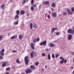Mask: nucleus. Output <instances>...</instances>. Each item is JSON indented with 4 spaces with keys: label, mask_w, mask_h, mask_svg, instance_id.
Returning <instances> with one entry per match:
<instances>
[{
    "label": "nucleus",
    "mask_w": 74,
    "mask_h": 74,
    "mask_svg": "<svg viewBox=\"0 0 74 74\" xmlns=\"http://www.w3.org/2000/svg\"><path fill=\"white\" fill-rule=\"evenodd\" d=\"M30 25L31 29H32L33 27H32V26L34 28H36V27L37 26V25L36 23H33L32 24V23H30Z\"/></svg>",
    "instance_id": "1"
},
{
    "label": "nucleus",
    "mask_w": 74,
    "mask_h": 74,
    "mask_svg": "<svg viewBox=\"0 0 74 74\" xmlns=\"http://www.w3.org/2000/svg\"><path fill=\"white\" fill-rule=\"evenodd\" d=\"M25 64L27 65L28 63H29V57H28V56H27L25 58Z\"/></svg>",
    "instance_id": "2"
},
{
    "label": "nucleus",
    "mask_w": 74,
    "mask_h": 74,
    "mask_svg": "<svg viewBox=\"0 0 74 74\" xmlns=\"http://www.w3.org/2000/svg\"><path fill=\"white\" fill-rule=\"evenodd\" d=\"M67 32L68 33H70L71 34H74V31L73 29H69L67 31Z\"/></svg>",
    "instance_id": "3"
},
{
    "label": "nucleus",
    "mask_w": 74,
    "mask_h": 74,
    "mask_svg": "<svg viewBox=\"0 0 74 74\" xmlns=\"http://www.w3.org/2000/svg\"><path fill=\"white\" fill-rule=\"evenodd\" d=\"M66 11L68 12V15H73V12H71L69 9H67L66 10Z\"/></svg>",
    "instance_id": "4"
},
{
    "label": "nucleus",
    "mask_w": 74,
    "mask_h": 74,
    "mask_svg": "<svg viewBox=\"0 0 74 74\" xmlns=\"http://www.w3.org/2000/svg\"><path fill=\"white\" fill-rule=\"evenodd\" d=\"M36 53L34 52H33L30 54V56L32 59H33L34 58V56H36Z\"/></svg>",
    "instance_id": "5"
},
{
    "label": "nucleus",
    "mask_w": 74,
    "mask_h": 74,
    "mask_svg": "<svg viewBox=\"0 0 74 74\" xmlns=\"http://www.w3.org/2000/svg\"><path fill=\"white\" fill-rule=\"evenodd\" d=\"M25 73H32V71L30 69H28L25 71Z\"/></svg>",
    "instance_id": "6"
},
{
    "label": "nucleus",
    "mask_w": 74,
    "mask_h": 74,
    "mask_svg": "<svg viewBox=\"0 0 74 74\" xmlns=\"http://www.w3.org/2000/svg\"><path fill=\"white\" fill-rule=\"evenodd\" d=\"M47 44V41L45 40L43 42L41 43L40 45L41 46L42 45H46Z\"/></svg>",
    "instance_id": "7"
},
{
    "label": "nucleus",
    "mask_w": 74,
    "mask_h": 74,
    "mask_svg": "<svg viewBox=\"0 0 74 74\" xmlns=\"http://www.w3.org/2000/svg\"><path fill=\"white\" fill-rule=\"evenodd\" d=\"M31 48L33 50H34V44L33 43H31Z\"/></svg>",
    "instance_id": "8"
},
{
    "label": "nucleus",
    "mask_w": 74,
    "mask_h": 74,
    "mask_svg": "<svg viewBox=\"0 0 74 74\" xmlns=\"http://www.w3.org/2000/svg\"><path fill=\"white\" fill-rule=\"evenodd\" d=\"M72 35L70 34H68V39L69 40H70L72 38Z\"/></svg>",
    "instance_id": "9"
},
{
    "label": "nucleus",
    "mask_w": 74,
    "mask_h": 74,
    "mask_svg": "<svg viewBox=\"0 0 74 74\" xmlns=\"http://www.w3.org/2000/svg\"><path fill=\"white\" fill-rule=\"evenodd\" d=\"M49 47H54L55 46V45L52 43H50V44H49Z\"/></svg>",
    "instance_id": "10"
},
{
    "label": "nucleus",
    "mask_w": 74,
    "mask_h": 74,
    "mask_svg": "<svg viewBox=\"0 0 74 74\" xmlns=\"http://www.w3.org/2000/svg\"><path fill=\"white\" fill-rule=\"evenodd\" d=\"M52 16L53 17H56V16H57L56 13V12H55L52 13Z\"/></svg>",
    "instance_id": "11"
},
{
    "label": "nucleus",
    "mask_w": 74,
    "mask_h": 74,
    "mask_svg": "<svg viewBox=\"0 0 74 74\" xmlns=\"http://www.w3.org/2000/svg\"><path fill=\"white\" fill-rule=\"evenodd\" d=\"M51 6L53 8H55V3H53L51 4Z\"/></svg>",
    "instance_id": "12"
},
{
    "label": "nucleus",
    "mask_w": 74,
    "mask_h": 74,
    "mask_svg": "<svg viewBox=\"0 0 74 74\" xmlns=\"http://www.w3.org/2000/svg\"><path fill=\"white\" fill-rule=\"evenodd\" d=\"M22 38H23V36L22 35H20L19 36V38L20 39V40H22Z\"/></svg>",
    "instance_id": "13"
},
{
    "label": "nucleus",
    "mask_w": 74,
    "mask_h": 74,
    "mask_svg": "<svg viewBox=\"0 0 74 74\" xmlns=\"http://www.w3.org/2000/svg\"><path fill=\"white\" fill-rule=\"evenodd\" d=\"M16 38V36H13L12 37L10 38L11 40L12 39H14V38Z\"/></svg>",
    "instance_id": "14"
},
{
    "label": "nucleus",
    "mask_w": 74,
    "mask_h": 74,
    "mask_svg": "<svg viewBox=\"0 0 74 74\" xmlns=\"http://www.w3.org/2000/svg\"><path fill=\"white\" fill-rule=\"evenodd\" d=\"M18 17H19V16H18V15H16L14 17L15 20H17V19L18 18Z\"/></svg>",
    "instance_id": "15"
},
{
    "label": "nucleus",
    "mask_w": 74,
    "mask_h": 74,
    "mask_svg": "<svg viewBox=\"0 0 74 74\" xmlns=\"http://www.w3.org/2000/svg\"><path fill=\"white\" fill-rule=\"evenodd\" d=\"M43 3H44V4H45V5L48 4H49V1H46L44 2H43Z\"/></svg>",
    "instance_id": "16"
},
{
    "label": "nucleus",
    "mask_w": 74,
    "mask_h": 74,
    "mask_svg": "<svg viewBox=\"0 0 74 74\" xmlns=\"http://www.w3.org/2000/svg\"><path fill=\"white\" fill-rule=\"evenodd\" d=\"M56 30V28H54L53 29H51V32H53L55 30Z\"/></svg>",
    "instance_id": "17"
},
{
    "label": "nucleus",
    "mask_w": 74,
    "mask_h": 74,
    "mask_svg": "<svg viewBox=\"0 0 74 74\" xmlns=\"http://www.w3.org/2000/svg\"><path fill=\"white\" fill-rule=\"evenodd\" d=\"M21 13L22 15H23V14H25V12L23 10H22L21 11Z\"/></svg>",
    "instance_id": "18"
},
{
    "label": "nucleus",
    "mask_w": 74,
    "mask_h": 74,
    "mask_svg": "<svg viewBox=\"0 0 74 74\" xmlns=\"http://www.w3.org/2000/svg\"><path fill=\"white\" fill-rule=\"evenodd\" d=\"M30 9L32 11H34V7L32 6H31V7Z\"/></svg>",
    "instance_id": "19"
},
{
    "label": "nucleus",
    "mask_w": 74,
    "mask_h": 74,
    "mask_svg": "<svg viewBox=\"0 0 74 74\" xmlns=\"http://www.w3.org/2000/svg\"><path fill=\"white\" fill-rule=\"evenodd\" d=\"M6 64H7L6 63H4L2 64V66L3 67H5L6 66Z\"/></svg>",
    "instance_id": "20"
},
{
    "label": "nucleus",
    "mask_w": 74,
    "mask_h": 74,
    "mask_svg": "<svg viewBox=\"0 0 74 74\" xmlns=\"http://www.w3.org/2000/svg\"><path fill=\"white\" fill-rule=\"evenodd\" d=\"M64 60H61L60 61V64H63L64 62Z\"/></svg>",
    "instance_id": "21"
},
{
    "label": "nucleus",
    "mask_w": 74,
    "mask_h": 74,
    "mask_svg": "<svg viewBox=\"0 0 74 74\" xmlns=\"http://www.w3.org/2000/svg\"><path fill=\"white\" fill-rule=\"evenodd\" d=\"M30 67H31V69H35V67L34 66V65H31L30 66Z\"/></svg>",
    "instance_id": "22"
},
{
    "label": "nucleus",
    "mask_w": 74,
    "mask_h": 74,
    "mask_svg": "<svg viewBox=\"0 0 74 74\" xmlns=\"http://www.w3.org/2000/svg\"><path fill=\"white\" fill-rule=\"evenodd\" d=\"M1 53H4V49H2L1 52Z\"/></svg>",
    "instance_id": "23"
},
{
    "label": "nucleus",
    "mask_w": 74,
    "mask_h": 74,
    "mask_svg": "<svg viewBox=\"0 0 74 74\" xmlns=\"http://www.w3.org/2000/svg\"><path fill=\"white\" fill-rule=\"evenodd\" d=\"M0 7L1 8H4V5L3 4L1 5Z\"/></svg>",
    "instance_id": "24"
},
{
    "label": "nucleus",
    "mask_w": 74,
    "mask_h": 74,
    "mask_svg": "<svg viewBox=\"0 0 74 74\" xmlns=\"http://www.w3.org/2000/svg\"><path fill=\"white\" fill-rule=\"evenodd\" d=\"M34 42L35 43L37 41V39L35 38L33 40Z\"/></svg>",
    "instance_id": "25"
},
{
    "label": "nucleus",
    "mask_w": 74,
    "mask_h": 74,
    "mask_svg": "<svg viewBox=\"0 0 74 74\" xmlns=\"http://www.w3.org/2000/svg\"><path fill=\"white\" fill-rule=\"evenodd\" d=\"M60 58L62 60H64V59L63 58V57H60Z\"/></svg>",
    "instance_id": "26"
},
{
    "label": "nucleus",
    "mask_w": 74,
    "mask_h": 74,
    "mask_svg": "<svg viewBox=\"0 0 74 74\" xmlns=\"http://www.w3.org/2000/svg\"><path fill=\"white\" fill-rule=\"evenodd\" d=\"M18 21H16L15 22H14V24L15 25H18Z\"/></svg>",
    "instance_id": "27"
},
{
    "label": "nucleus",
    "mask_w": 74,
    "mask_h": 74,
    "mask_svg": "<svg viewBox=\"0 0 74 74\" xmlns=\"http://www.w3.org/2000/svg\"><path fill=\"white\" fill-rule=\"evenodd\" d=\"M26 3V0H23V1L22 2V3L23 4H24Z\"/></svg>",
    "instance_id": "28"
},
{
    "label": "nucleus",
    "mask_w": 74,
    "mask_h": 74,
    "mask_svg": "<svg viewBox=\"0 0 74 74\" xmlns=\"http://www.w3.org/2000/svg\"><path fill=\"white\" fill-rule=\"evenodd\" d=\"M63 15H64V16L66 15H67V13L66 12H64L63 13Z\"/></svg>",
    "instance_id": "29"
},
{
    "label": "nucleus",
    "mask_w": 74,
    "mask_h": 74,
    "mask_svg": "<svg viewBox=\"0 0 74 74\" xmlns=\"http://www.w3.org/2000/svg\"><path fill=\"white\" fill-rule=\"evenodd\" d=\"M42 56H45V54L44 53H42Z\"/></svg>",
    "instance_id": "30"
},
{
    "label": "nucleus",
    "mask_w": 74,
    "mask_h": 74,
    "mask_svg": "<svg viewBox=\"0 0 74 74\" xmlns=\"http://www.w3.org/2000/svg\"><path fill=\"white\" fill-rule=\"evenodd\" d=\"M48 58L49 60L51 59V56H50V54H49L48 55Z\"/></svg>",
    "instance_id": "31"
},
{
    "label": "nucleus",
    "mask_w": 74,
    "mask_h": 74,
    "mask_svg": "<svg viewBox=\"0 0 74 74\" xmlns=\"http://www.w3.org/2000/svg\"><path fill=\"white\" fill-rule=\"evenodd\" d=\"M6 71H9L10 70V68L8 67L6 68Z\"/></svg>",
    "instance_id": "32"
},
{
    "label": "nucleus",
    "mask_w": 74,
    "mask_h": 74,
    "mask_svg": "<svg viewBox=\"0 0 74 74\" xmlns=\"http://www.w3.org/2000/svg\"><path fill=\"white\" fill-rule=\"evenodd\" d=\"M0 54H1V56H3L4 55V53H1L0 52Z\"/></svg>",
    "instance_id": "33"
},
{
    "label": "nucleus",
    "mask_w": 74,
    "mask_h": 74,
    "mask_svg": "<svg viewBox=\"0 0 74 74\" xmlns=\"http://www.w3.org/2000/svg\"><path fill=\"white\" fill-rule=\"evenodd\" d=\"M58 56H59V55L58 54H56V58H58Z\"/></svg>",
    "instance_id": "34"
},
{
    "label": "nucleus",
    "mask_w": 74,
    "mask_h": 74,
    "mask_svg": "<svg viewBox=\"0 0 74 74\" xmlns=\"http://www.w3.org/2000/svg\"><path fill=\"white\" fill-rule=\"evenodd\" d=\"M2 38H3V36H2V35H1L0 36V41L2 40Z\"/></svg>",
    "instance_id": "35"
},
{
    "label": "nucleus",
    "mask_w": 74,
    "mask_h": 74,
    "mask_svg": "<svg viewBox=\"0 0 74 74\" xmlns=\"http://www.w3.org/2000/svg\"><path fill=\"white\" fill-rule=\"evenodd\" d=\"M35 64V65H36V66H38V64H39V62H36Z\"/></svg>",
    "instance_id": "36"
},
{
    "label": "nucleus",
    "mask_w": 74,
    "mask_h": 74,
    "mask_svg": "<svg viewBox=\"0 0 74 74\" xmlns=\"http://www.w3.org/2000/svg\"><path fill=\"white\" fill-rule=\"evenodd\" d=\"M4 58V57L2 56H1L0 55V59H1V60L3 59Z\"/></svg>",
    "instance_id": "37"
},
{
    "label": "nucleus",
    "mask_w": 74,
    "mask_h": 74,
    "mask_svg": "<svg viewBox=\"0 0 74 74\" xmlns=\"http://www.w3.org/2000/svg\"><path fill=\"white\" fill-rule=\"evenodd\" d=\"M71 11L72 12H74V8H73L71 9Z\"/></svg>",
    "instance_id": "38"
},
{
    "label": "nucleus",
    "mask_w": 74,
    "mask_h": 74,
    "mask_svg": "<svg viewBox=\"0 0 74 74\" xmlns=\"http://www.w3.org/2000/svg\"><path fill=\"white\" fill-rule=\"evenodd\" d=\"M12 52H13V53H16V51L13 50L12 51Z\"/></svg>",
    "instance_id": "39"
},
{
    "label": "nucleus",
    "mask_w": 74,
    "mask_h": 74,
    "mask_svg": "<svg viewBox=\"0 0 74 74\" xmlns=\"http://www.w3.org/2000/svg\"><path fill=\"white\" fill-rule=\"evenodd\" d=\"M16 14H17V15H19V10H17L16 11Z\"/></svg>",
    "instance_id": "40"
},
{
    "label": "nucleus",
    "mask_w": 74,
    "mask_h": 74,
    "mask_svg": "<svg viewBox=\"0 0 74 74\" xmlns=\"http://www.w3.org/2000/svg\"><path fill=\"white\" fill-rule=\"evenodd\" d=\"M16 62L18 63H19V59H18L16 60Z\"/></svg>",
    "instance_id": "41"
},
{
    "label": "nucleus",
    "mask_w": 74,
    "mask_h": 74,
    "mask_svg": "<svg viewBox=\"0 0 74 74\" xmlns=\"http://www.w3.org/2000/svg\"><path fill=\"white\" fill-rule=\"evenodd\" d=\"M51 56L52 58H55V56H54V55L52 54Z\"/></svg>",
    "instance_id": "42"
},
{
    "label": "nucleus",
    "mask_w": 74,
    "mask_h": 74,
    "mask_svg": "<svg viewBox=\"0 0 74 74\" xmlns=\"http://www.w3.org/2000/svg\"><path fill=\"white\" fill-rule=\"evenodd\" d=\"M64 63H67V60H65L64 61Z\"/></svg>",
    "instance_id": "43"
},
{
    "label": "nucleus",
    "mask_w": 74,
    "mask_h": 74,
    "mask_svg": "<svg viewBox=\"0 0 74 74\" xmlns=\"http://www.w3.org/2000/svg\"><path fill=\"white\" fill-rule=\"evenodd\" d=\"M36 5H36V4H34L33 5L34 7H36Z\"/></svg>",
    "instance_id": "44"
},
{
    "label": "nucleus",
    "mask_w": 74,
    "mask_h": 74,
    "mask_svg": "<svg viewBox=\"0 0 74 74\" xmlns=\"http://www.w3.org/2000/svg\"><path fill=\"white\" fill-rule=\"evenodd\" d=\"M36 39H37V41H40V39L39 38H38Z\"/></svg>",
    "instance_id": "45"
},
{
    "label": "nucleus",
    "mask_w": 74,
    "mask_h": 74,
    "mask_svg": "<svg viewBox=\"0 0 74 74\" xmlns=\"http://www.w3.org/2000/svg\"><path fill=\"white\" fill-rule=\"evenodd\" d=\"M51 10L52 11H54V9H53V8H51Z\"/></svg>",
    "instance_id": "46"
},
{
    "label": "nucleus",
    "mask_w": 74,
    "mask_h": 74,
    "mask_svg": "<svg viewBox=\"0 0 74 74\" xmlns=\"http://www.w3.org/2000/svg\"><path fill=\"white\" fill-rule=\"evenodd\" d=\"M71 69H74V67L72 66H71Z\"/></svg>",
    "instance_id": "47"
},
{
    "label": "nucleus",
    "mask_w": 74,
    "mask_h": 74,
    "mask_svg": "<svg viewBox=\"0 0 74 74\" xmlns=\"http://www.w3.org/2000/svg\"><path fill=\"white\" fill-rule=\"evenodd\" d=\"M56 35H59V32H57L56 33Z\"/></svg>",
    "instance_id": "48"
},
{
    "label": "nucleus",
    "mask_w": 74,
    "mask_h": 74,
    "mask_svg": "<svg viewBox=\"0 0 74 74\" xmlns=\"http://www.w3.org/2000/svg\"><path fill=\"white\" fill-rule=\"evenodd\" d=\"M45 51H47V52H48V49H45Z\"/></svg>",
    "instance_id": "49"
},
{
    "label": "nucleus",
    "mask_w": 74,
    "mask_h": 74,
    "mask_svg": "<svg viewBox=\"0 0 74 74\" xmlns=\"http://www.w3.org/2000/svg\"><path fill=\"white\" fill-rule=\"evenodd\" d=\"M33 1H34L33 0H32L31 3H32V4H33Z\"/></svg>",
    "instance_id": "50"
},
{
    "label": "nucleus",
    "mask_w": 74,
    "mask_h": 74,
    "mask_svg": "<svg viewBox=\"0 0 74 74\" xmlns=\"http://www.w3.org/2000/svg\"><path fill=\"white\" fill-rule=\"evenodd\" d=\"M71 54L72 55H74V52H72L71 53Z\"/></svg>",
    "instance_id": "51"
},
{
    "label": "nucleus",
    "mask_w": 74,
    "mask_h": 74,
    "mask_svg": "<svg viewBox=\"0 0 74 74\" xmlns=\"http://www.w3.org/2000/svg\"><path fill=\"white\" fill-rule=\"evenodd\" d=\"M60 71H61V72H63V70H61L60 69Z\"/></svg>",
    "instance_id": "52"
},
{
    "label": "nucleus",
    "mask_w": 74,
    "mask_h": 74,
    "mask_svg": "<svg viewBox=\"0 0 74 74\" xmlns=\"http://www.w3.org/2000/svg\"><path fill=\"white\" fill-rule=\"evenodd\" d=\"M47 17L48 18H50V16L49 15Z\"/></svg>",
    "instance_id": "53"
},
{
    "label": "nucleus",
    "mask_w": 74,
    "mask_h": 74,
    "mask_svg": "<svg viewBox=\"0 0 74 74\" xmlns=\"http://www.w3.org/2000/svg\"><path fill=\"white\" fill-rule=\"evenodd\" d=\"M49 14H51V11H49Z\"/></svg>",
    "instance_id": "54"
},
{
    "label": "nucleus",
    "mask_w": 74,
    "mask_h": 74,
    "mask_svg": "<svg viewBox=\"0 0 74 74\" xmlns=\"http://www.w3.org/2000/svg\"><path fill=\"white\" fill-rule=\"evenodd\" d=\"M27 16H29V14H27Z\"/></svg>",
    "instance_id": "55"
},
{
    "label": "nucleus",
    "mask_w": 74,
    "mask_h": 74,
    "mask_svg": "<svg viewBox=\"0 0 74 74\" xmlns=\"http://www.w3.org/2000/svg\"><path fill=\"white\" fill-rule=\"evenodd\" d=\"M45 67L46 69H47V65H46L45 66Z\"/></svg>",
    "instance_id": "56"
},
{
    "label": "nucleus",
    "mask_w": 74,
    "mask_h": 74,
    "mask_svg": "<svg viewBox=\"0 0 74 74\" xmlns=\"http://www.w3.org/2000/svg\"><path fill=\"white\" fill-rule=\"evenodd\" d=\"M6 74H9V73H8V72H7L6 73Z\"/></svg>",
    "instance_id": "57"
},
{
    "label": "nucleus",
    "mask_w": 74,
    "mask_h": 74,
    "mask_svg": "<svg viewBox=\"0 0 74 74\" xmlns=\"http://www.w3.org/2000/svg\"><path fill=\"white\" fill-rule=\"evenodd\" d=\"M42 71H44V69H42Z\"/></svg>",
    "instance_id": "58"
},
{
    "label": "nucleus",
    "mask_w": 74,
    "mask_h": 74,
    "mask_svg": "<svg viewBox=\"0 0 74 74\" xmlns=\"http://www.w3.org/2000/svg\"><path fill=\"white\" fill-rule=\"evenodd\" d=\"M41 6V5H40V6H39V8H40V6Z\"/></svg>",
    "instance_id": "59"
},
{
    "label": "nucleus",
    "mask_w": 74,
    "mask_h": 74,
    "mask_svg": "<svg viewBox=\"0 0 74 74\" xmlns=\"http://www.w3.org/2000/svg\"><path fill=\"white\" fill-rule=\"evenodd\" d=\"M29 0H27V1H28Z\"/></svg>",
    "instance_id": "60"
},
{
    "label": "nucleus",
    "mask_w": 74,
    "mask_h": 74,
    "mask_svg": "<svg viewBox=\"0 0 74 74\" xmlns=\"http://www.w3.org/2000/svg\"><path fill=\"white\" fill-rule=\"evenodd\" d=\"M46 14H45V15H46Z\"/></svg>",
    "instance_id": "61"
},
{
    "label": "nucleus",
    "mask_w": 74,
    "mask_h": 74,
    "mask_svg": "<svg viewBox=\"0 0 74 74\" xmlns=\"http://www.w3.org/2000/svg\"><path fill=\"white\" fill-rule=\"evenodd\" d=\"M16 74H18V73H17Z\"/></svg>",
    "instance_id": "62"
},
{
    "label": "nucleus",
    "mask_w": 74,
    "mask_h": 74,
    "mask_svg": "<svg viewBox=\"0 0 74 74\" xmlns=\"http://www.w3.org/2000/svg\"><path fill=\"white\" fill-rule=\"evenodd\" d=\"M59 10V9H58V10Z\"/></svg>",
    "instance_id": "63"
}]
</instances>
